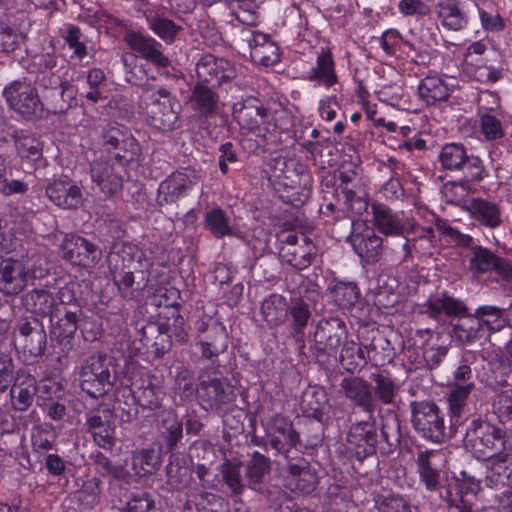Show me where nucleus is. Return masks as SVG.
I'll return each instance as SVG.
<instances>
[{"instance_id": "2f4dec72", "label": "nucleus", "mask_w": 512, "mask_h": 512, "mask_svg": "<svg viewBox=\"0 0 512 512\" xmlns=\"http://www.w3.org/2000/svg\"><path fill=\"white\" fill-rule=\"evenodd\" d=\"M450 93L451 88L439 76H426L418 85V96L427 105L447 100Z\"/></svg>"}, {"instance_id": "c85d7f7f", "label": "nucleus", "mask_w": 512, "mask_h": 512, "mask_svg": "<svg viewBox=\"0 0 512 512\" xmlns=\"http://www.w3.org/2000/svg\"><path fill=\"white\" fill-rule=\"evenodd\" d=\"M307 78L319 85L330 88L338 82L335 61L329 49H321L314 66L308 71Z\"/></svg>"}, {"instance_id": "37998d69", "label": "nucleus", "mask_w": 512, "mask_h": 512, "mask_svg": "<svg viewBox=\"0 0 512 512\" xmlns=\"http://www.w3.org/2000/svg\"><path fill=\"white\" fill-rule=\"evenodd\" d=\"M16 149L21 158L36 160L42 155V143L34 135L23 133H17L15 135Z\"/></svg>"}, {"instance_id": "cd10ccee", "label": "nucleus", "mask_w": 512, "mask_h": 512, "mask_svg": "<svg viewBox=\"0 0 512 512\" xmlns=\"http://www.w3.org/2000/svg\"><path fill=\"white\" fill-rule=\"evenodd\" d=\"M300 407L306 416L322 421L330 410L326 391L318 386L308 387L302 393Z\"/></svg>"}, {"instance_id": "de8ad7c7", "label": "nucleus", "mask_w": 512, "mask_h": 512, "mask_svg": "<svg viewBox=\"0 0 512 512\" xmlns=\"http://www.w3.org/2000/svg\"><path fill=\"white\" fill-rule=\"evenodd\" d=\"M217 103L215 94L206 86L198 85L190 97L191 106L202 114L213 112Z\"/></svg>"}, {"instance_id": "ea45409f", "label": "nucleus", "mask_w": 512, "mask_h": 512, "mask_svg": "<svg viewBox=\"0 0 512 512\" xmlns=\"http://www.w3.org/2000/svg\"><path fill=\"white\" fill-rule=\"evenodd\" d=\"M468 154L463 145L449 143L443 146L439 154V162L445 170L459 171Z\"/></svg>"}, {"instance_id": "f3484780", "label": "nucleus", "mask_w": 512, "mask_h": 512, "mask_svg": "<svg viewBox=\"0 0 512 512\" xmlns=\"http://www.w3.org/2000/svg\"><path fill=\"white\" fill-rule=\"evenodd\" d=\"M29 272L20 260L5 259L0 263V292L7 296L21 293L27 286Z\"/></svg>"}, {"instance_id": "58836bf2", "label": "nucleus", "mask_w": 512, "mask_h": 512, "mask_svg": "<svg viewBox=\"0 0 512 512\" xmlns=\"http://www.w3.org/2000/svg\"><path fill=\"white\" fill-rule=\"evenodd\" d=\"M426 339L421 345L422 356L430 367L437 366L447 353V347L440 344V337L437 333L426 332L422 338Z\"/></svg>"}, {"instance_id": "8fccbe9b", "label": "nucleus", "mask_w": 512, "mask_h": 512, "mask_svg": "<svg viewBox=\"0 0 512 512\" xmlns=\"http://www.w3.org/2000/svg\"><path fill=\"white\" fill-rule=\"evenodd\" d=\"M161 429L162 434L167 440L169 449H172L182 438V423L172 411L163 413Z\"/></svg>"}, {"instance_id": "bb28decb", "label": "nucleus", "mask_w": 512, "mask_h": 512, "mask_svg": "<svg viewBox=\"0 0 512 512\" xmlns=\"http://www.w3.org/2000/svg\"><path fill=\"white\" fill-rule=\"evenodd\" d=\"M341 389L346 398L366 412L375 410V400L369 383L358 377L345 378L341 382Z\"/></svg>"}, {"instance_id": "b1692460", "label": "nucleus", "mask_w": 512, "mask_h": 512, "mask_svg": "<svg viewBox=\"0 0 512 512\" xmlns=\"http://www.w3.org/2000/svg\"><path fill=\"white\" fill-rule=\"evenodd\" d=\"M470 218L490 229L498 228L502 220V209L499 203L484 198H472L465 206Z\"/></svg>"}, {"instance_id": "a211bd4d", "label": "nucleus", "mask_w": 512, "mask_h": 512, "mask_svg": "<svg viewBox=\"0 0 512 512\" xmlns=\"http://www.w3.org/2000/svg\"><path fill=\"white\" fill-rule=\"evenodd\" d=\"M103 141L106 150L121 164L135 161L140 154V146L135 138L118 129H111Z\"/></svg>"}, {"instance_id": "f257e3e1", "label": "nucleus", "mask_w": 512, "mask_h": 512, "mask_svg": "<svg viewBox=\"0 0 512 512\" xmlns=\"http://www.w3.org/2000/svg\"><path fill=\"white\" fill-rule=\"evenodd\" d=\"M466 445L477 459L486 462V486L503 485L512 473V446L505 432L488 422L474 420L466 433Z\"/></svg>"}, {"instance_id": "ddd939ff", "label": "nucleus", "mask_w": 512, "mask_h": 512, "mask_svg": "<svg viewBox=\"0 0 512 512\" xmlns=\"http://www.w3.org/2000/svg\"><path fill=\"white\" fill-rule=\"evenodd\" d=\"M61 249L67 261L83 267L93 266L101 258L99 249L93 243L80 236L65 235Z\"/></svg>"}, {"instance_id": "1a4fd4ad", "label": "nucleus", "mask_w": 512, "mask_h": 512, "mask_svg": "<svg viewBox=\"0 0 512 512\" xmlns=\"http://www.w3.org/2000/svg\"><path fill=\"white\" fill-rule=\"evenodd\" d=\"M198 399L206 410L218 409L235 398L233 386L222 378L201 377L197 388Z\"/></svg>"}, {"instance_id": "393cba45", "label": "nucleus", "mask_w": 512, "mask_h": 512, "mask_svg": "<svg viewBox=\"0 0 512 512\" xmlns=\"http://www.w3.org/2000/svg\"><path fill=\"white\" fill-rule=\"evenodd\" d=\"M195 180V173L188 169L171 174L159 185V201L161 203L163 201L166 203L174 202L193 186Z\"/></svg>"}, {"instance_id": "9b49d317", "label": "nucleus", "mask_w": 512, "mask_h": 512, "mask_svg": "<svg viewBox=\"0 0 512 512\" xmlns=\"http://www.w3.org/2000/svg\"><path fill=\"white\" fill-rule=\"evenodd\" d=\"M486 49L487 44L482 40L471 43L464 55L463 71L478 82L494 83L500 79V70L475 57L482 55Z\"/></svg>"}, {"instance_id": "473e14b6", "label": "nucleus", "mask_w": 512, "mask_h": 512, "mask_svg": "<svg viewBox=\"0 0 512 512\" xmlns=\"http://www.w3.org/2000/svg\"><path fill=\"white\" fill-rule=\"evenodd\" d=\"M57 299L48 291L45 290H32L27 293L23 298V305L25 308L40 316L50 317L59 310Z\"/></svg>"}, {"instance_id": "6e6d98bb", "label": "nucleus", "mask_w": 512, "mask_h": 512, "mask_svg": "<svg viewBox=\"0 0 512 512\" xmlns=\"http://www.w3.org/2000/svg\"><path fill=\"white\" fill-rule=\"evenodd\" d=\"M38 400L40 403L58 400L63 397L62 383L57 379L47 378L37 386Z\"/></svg>"}, {"instance_id": "c9c22d12", "label": "nucleus", "mask_w": 512, "mask_h": 512, "mask_svg": "<svg viewBox=\"0 0 512 512\" xmlns=\"http://www.w3.org/2000/svg\"><path fill=\"white\" fill-rule=\"evenodd\" d=\"M289 486L292 490L301 493H309L314 490L317 484L316 475L308 468L306 462L289 465Z\"/></svg>"}, {"instance_id": "680f3d73", "label": "nucleus", "mask_w": 512, "mask_h": 512, "mask_svg": "<svg viewBox=\"0 0 512 512\" xmlns=\"http://www.w3.org/2000/svg\"><path fill=\"white\" fill-rule=\"evenodd\" d=\"M481 132L487 140H498L504 136L501 121L490 113H483L480 116Z\"/></svg>"}, {"instance_id": "49530a36", "label": "nucleus", "mask_w": 512, "mask_h": 512, "mask_svg": "<svg viewBox=\"0 0 512 512\" xmlns=\"http://www.w3.org/2000/svg\"><path fill=\"white\" fill-rule=\"evenodd\" d=\"M334 301L343 308H348L357 302L360 292L356 284L351 282H336L330 287Z\"/></svg>"}, {"instance_id": "5fc2aeb1", "label": "nucleus", "mask_w": 512, "mask_h": 512, "mask_svg": "<svg viewBox=\"0 0 512 512\" xmlns=\"http://www.w3.org/2000/svg\"><path fill=\"white\" fill-rule=\"evenodd\" d=\"M340 360L347 369H354L366 363L363 350L354 341L346 342L340 354Z\"/></svg>"}, {"instance_id": "774afa93", "label": "nucleus", "mask_w": 512, "mask_h": 512, "mask_svg": "<svg viewBox=\"0 0 512 512\" xmlns=\"http://www.w3.org/2000/svg\"><path fill=\"white\" fill-rule=\"evenodd\" d=\"M493 490L500 491L495 495L498 502V508L502 512H512V478L508 474V478L504 481L503 485L498 487H490Z\"/></svg>"}, {"instance_id": "4d7b16f0", "label": "nucleus", "mask_w": 512, "mask_h": 512, "mask_svg": "<svg viewBox=\"0 0 512 512\" xmlns=\"http://www.w3.org/2000/svg\"><path fill=\"white\" fill-rule=\"evenodd\" d=\"M149 28L166 43H172L180 30L174 22L166 18L150 19Z\"/></svg>"}, {"instance_id": "423d86ee", "label": "nucleus", "mask_w": 512, "mask_h": 512, "mask_svg": "<svg viewBox=\"0 0 512 512\" xmlns=\"http://www.w3.org/2000/svg\"><path fill=\"white\" fill-rule=\"evenodd\" d=\"M480 490V481L470 476L466 471H461L455 479V485L449 483L440 490V498L443 499L451 512H475L471 503L464 499V494L476 495Z\"/></svg>"}, {"instance_id": "20e7f679", "label": "nucleus", "mask_w": 512, "mask_h": 512, "mask_svg": "<svg viewBox=\"0 0 512 512\" xmlns=\"http://www.w3.org/2000/svg\"><path fill=\"white\" fill-rule=\"evenodd\" d=\"M81 388L93 398L105 395L112 387L113 381L105 355L90 356L81 367Z\"/></svg>"}, {"instance_id": "4c0bfd02", "label": "nucleus", "mask_w": 512, "mask_h": 512, "mask_svg": "<svg viewBox=\"0 0 512 512\" xmlns=\"http://www.w3.org/2000/svg\"><path fill=\"white\" fill-rule=\"evenodd\" d=\"M261 313L270 326L281 324L287 313V303L283 296L278 294L270 295L262 302Z\"/></svg>"}, {"instance_id": "aec40b11", "label": "nucleus", "mask_w": 512, "mask_h": 512, "mask_svg": "<svg viewBox=\"0 0 512 512\" xmlns=\"http://www.w3.org/2000/svg\"><path fill=\"white\" fill-rule=\"evenodd\" d=\"M346 336V324L337 317L321 320L314 334L315 342L319 345V348L329 354L337 351Z\"/></svg>"}, {"instance_id": "09e8293b", "label": "nucleus", "mask_w": 512, "mask_h": 512, "mask_svg": "<svg viewBox=\"0 0 512 512\" xmlns=\"http://www.w3.org/2000/svg\"><path fill=\"white\" fill-rule=\"evenodd\" d=\"M464 317L465 320L454 325L453 334L461 343H470L477 337L486 321H476L469 313Z\"/></svg>"}, {"instance_id": "f704fd0d", "label": "nucleus", "mask_w": 512, "mask_h": 512, "mask_svg": "<svg viewBox=\"0 0 512 512\" xmlns=\"http://www.w3.org/2000/svg\"><path fill=\"white\" fill-rule=\"evenodd\" d=\"M58 307L59 310L49 317L52 333L59 338L71 337L78 328V315L66 310L62 303Z\"/></svg>"}, {"instance_id": "052dcab7", "label": "nucleus", "mask_w": 512, "mask_h": 512, "mask_svg": "<svg viewBox=\"0 0 512 512\" xmlns=\"http://www.w3.org/2000/svg\"><path fill=\"white\" fill-rule=\"evenodd\" d=\"M64 39L68 47L73 50V57L81 60L87 55V48L78 27L66 26Z\"/></svg>"}, {"instance_id": "4be33fe9", "label": "nucleus", "mask_w": 512, "mask_h": 512, "mask_svg": "<svg viewBox=\"0 0 512 512\" xmlns=\"http://www.w3.org/2000/svg\"><path fill=\"white\" fill-rule=\"evenodd\" d=\"M127 386L133 395V399L141 407L155 410L161 405L162 392L154 383V379L148 374H136Z\"/></svg>"}, {"instance_id": "f8f14e48", "label": "nucleus", "mask_w": 512, "mask_h": 512, "mask_svg": "<svg viewBox=\"0 0 512 512\" xmlns=\"http://www.w3.org/2000/svg\"><path fill=\"white\" fill-rule=\"evenodd\" d=\"M316 254V247L305 236L289 234L280 249L284 262L295 269L303 270L309 267Z\"/></svg>"}, {"instance_id": "603ef678", "label": "nucleus", "mask_w": 512, "mask_h": 512, "mask_svg": "<svg viewBox=\"0 0 512 512\" xmlns=\"http://www.w3.org/2000/svg\"><path fill=\"white\" fill-rule=\"evenodd\" d=\"M469 188L462 182H447L442 187V195L447 203L459 206L465 211V206L469 204Z\"/></svg>"}, {"instance_id": "a878e982", "label": "nucleus", "mask_w": 512, "mask_h": 512, "mask_svg": "<svg viewBox=\"0 0 512 512\" xmlns=\"http://www.w3.org/2000/svg\"><path fill=\"white\" fill-rule=\"evenodd\" d=\"M91 178L105 198L116 195L122 189L119 172L107 162H94L91 167Z\"/></svg>"}, {"instance_id": "0e129e2a", "label": "nucleus", "mask_w": 512, "mask_h": 512, "mask_svg": "<svg viewBox=\"0 0 512 512\" xmlns=\"http://www.w3.org/2000/svg\"><path fill=\"white\" fill-rule=\"evenodd\" d=\"M460 171L463 172L467 182L480 181L485 176V169L482 161L474 155H468Z\"/></svg>"}, {"instance_id": "13d9d810", "label": "nucleus", "mask_w": 512, "mask_h": 512, "mask_svg": "<svg viewBox=\"0 0 512 512\" xmlns=\"http://www.w3.org/2000/svg\"><path fill=\"white\" fill-rule=\"evenodd\" d=\"M379 512H412L409 503L398 495H381L375 500Z\"/></svg>"}, {"instance_id": "72a5a7b5", "label": "nucleus", "mask_w": 512, "mask_h": 512, "mask_svg": "<svg viewBox=\"0 0 512 512\" xmlns=\"http://www.w3.org/2000/svg\"><path fill=\"white\" fill-rule=\"evenodd\" d=\"M437 17L441 25L451 31H459L467 25V19L456 0H441L437 4Z\"/></svg>"}, {"instance_id": "39448f33", "label": "nucleus", "mask_w": 512, "mask_h": 512, "mask_svg": "<svg viewBox=\"0 0 512 512\" xmlns=\"http://www.w3.org/2000/svg\"><path fill=\"white\" fill-rule=\"evenodd\" d=\"M373 223L386 236H404L416 230L417 222L404 212H394L383 204H373Z\"/></svg>"}, {"instance_id": "3c124183", "label": "nucleus", "mask_w": 512, "mask_h": 512, "mask_svg": "<svg viewBox=\"0 0 512 512\" xmlns=\"http://www.w3.org/2000/svg\"><path fill=\"white\" fill-rule=\"evenodd\" d=\"M221 476L224 483L231 490L232 494L240 495L244 491V484L241 478V465L237 462L226 461L221 466Z\"/></svg>"}, {"instance_id": "dca6fc26", "label": "nucleus", "mask_w": 512, "mask_h": 512, "mask_svg": "<svg viewBox=\"0 0 512 512\" xmlns=\"http://www.w3.org/2000/svg\"><path fill=\"white\" fill-rule=\"evenodd\" d=\"M353 232L349 236V241L357 255L367 261L375 262L382 250V238L375 232L366 227L363 223H353Z\"/></svg>"}, {"instance_id": "6e6552de", "label": "nucleus", "mask_w": 512, "mask_h": 512, "mask_svg": "<svg viewBox=\"0 0 512 512\" xmlns=\"http://www.w3.org/2000/svg\"><path fill=\"white\" fill-rule=\"evenodd\" d=\"M149 99L151 100V125L162 131L174 129L178 122L176 106L179 105L173 100L170 93L164 88H159L151 93Z\"/></svg>"}, {"instance_id": "0eeeda50", "label": "nucleus", "mask_w": 512, "mask_h": 512, "mask_svg": "<svg viewBox=\"0 0 512 512\" xmlns=\"http://www.w3.org/2000/svg\"><path fill=\"white\" fill-rule=\"evenodd\" d=\"M262 424L268 443L279 453L286 454L297 444L299 436L287 417L276 414Z\"/></svg>"}, {"instance_id": "5701e85b", "label": "nucleus", "mask_w": 512, "mask_h": 512, "mask_svg": "<svg viewBox=\"0 0 512 512\" xmlns=\"http://www.w3.org/2000/svg\"><path fill=\"white\" fill-rule=\"evenodd\" d=\"M246 41L249 45L250 56L253 62L269 67L280 61L279 47L270 39L269 35L251 31Z\"/></svg>"}, {"instance_id": "338daca9", "label": "nucleus", "mask_w": 512, "mask_h": 512, "mask_svg": "<svg viewBox=\"0 0 512 512\" xmlns=\"http://www.w3.org/2000/svg\"><path fill=\"white\" fill-rule=\"evenodd\" d=\"M13 393H17L18 409L25 410L33 401L34 395L37 393V387L35 386V380L32 377L27 378V385L22 387L19 384H15Z\"/></svg>"}, {"instance_id": "f03ea898", "label": "nucleus", "mask_w": 512, "mask_h": 512, "mask_svg": "<svg viewBox=\"0 0 512 512\" xmlns=\"http://www.w3.org/2000/svg\"><path fill=\"white\" fill-rule=\"evenodd\" d=\"M411 421L422 437L435 443L444 441L446 437L444 415L436 404L426 401L413 402Z\"/></svg>"}, {"instance_id": "c03bdc74", "label": "nucleus", "mask_w": 512, "mask_h": 512, "mask_svg": "<svg viewBox=\"0 0 512 512\" xmlns=\"http://www.w3.org/2000/svg\"><path fill=\"white\" fill-rule=\"evenodd\" d=\"M204 226L217 238H223L232 234L229 220L220 208H214L205 214Z\"/></svg>"}, {"instance_id": "2eb2a0df", "label": "nucleus", "mask_w": 512, "mask_h": 512, "mask_svg": "<svg viewBox=\"0 0 512 512\" xmlns=\"http://www.w3.org/2000/svg\"><path fill=\"white\" fill-rule=\"evenodd\" d=\"M445 461L440 450L421 451L417 455V468L421 483L429 491L443 490L441 467Z\"/></svg>"}, {"instance_id": "864d4df0", "label": "nucleus", "mask_w": 512, "mask_h": 512, "mask_svg": "<svg viewBox=\"0 0 512 512\" xmlns=\"http://www.w3.org/2000/svg\"><path fill=\"white\" fill-rule=\"evenodd\" d=\"M236 19L245 25H254L257 22L256 0H229Z\"/></svg>"}, {"instance_id": "69168bd1", "label": "nucleus", "mask_w": 512, "mask_h": 512, "mask_svg": "<svg viewBox=\"0 0 512 512\" xmlns=\"http://www.w3.org/2000/svg\"><path fill=\"white\" fill-rule=\"evenodd\" d=\"M493 412L500 422L512 419V396L508 392L499 393L493 401Z\"/></svg>"}, {"instance_id": "7c9ffc66", "label": "nucleus", "mask_w": 512, "mask_h": 512, "mask_svg": "<svg viewBox=\"0 0 512 512\" xmlns=\"http://www.w3.org/2000/svg\"><path fill=\"white\" fill-rule=\"evenodd\" d=\"M427 307L430 314L434 317L440 314L462 317L469 313L468 307L461 299L454 298L447 293L430 297L427 300Z\"/></svg>"}, {"instance_id": "a18cd8bd", "label": "nucleus", "mask_w": 512, "mask_h": 512, "mask_svg": "<svg viewBox=\"0 0 512 512\" xmlns=\"http://www.w3.org/2000/svg\"><path fill=\"white\" fill-rule=\"evenodd\" d=\"M268 470V459L259 452H255L246 466V478L249 487L255 489L263 481Z\"/></svg>"}, {"instance_id": "9d476101", "label": "nucleus", "mask_w": 512, "mask_h": 512, "mask_svg": "<svg viewBox=\"0 0 512 512\" xmlns=\"http://www.w3.org/2000/svg\"><path fill=\"white\" fill-rule=\"evenodd\" d=\"M469 270L474 275L488 272H496L503 279L512 281V265L501 257H498L490 249L474 245L471 248Z\"/></svg>"}, {"instance_id": "e2e57ef3", "label": "nucleus", "mask_w": 512, "mask_h": 512, "mask_svg": "<svg viewBox=\"0 0 512 512\" xmlns=\"http://www.w3.org/2000/svg\"><path fill=\"white\" fill-rule=\"evenodd\" d=\"M375 392L382 403L390 404L397 393V387L389 377L377 375L375 377Z\"/></svg>"}, {"instance_id": "7ed1b4c3", "label": "nucleus", "mask_w": 512, "mask_h": 512, "mask_svg": "<svg viewBox=\"0 0 512 512\" xmlns=\"http://www.w3.org/2000/svg\"><path fill=\"white\" fill-rule=\"evenodd\" d=\"M9 107L25 118L38 117L43 110L35 87L26 80H15L3 89Z\"/></svg>"}, {"instance_id": "412c9836", "label": "nucleus", "mask_w": 512, "mask_h": 512, "mask_svg": "<svg viewBox=\"0 0 512 512\" xmlns=\"http://www.w3.org/2000/svg\"><path fill=\"white\" fill-rule=\"evenodd\" d=\"M128 46L139 56L158 67H168L170 60L161 51V44L155 39L140 32H129L125 35Z\"/></svg>"}, {"instance_id": "79ce46f5", "label": "nucleus", "mask_w": 512, "mask_h": 512, "mask_svg": "<svg viewBox=\"0 0 512 512\" xmlns=\"http://www.w3.org/2000/svg\"><path fill=\"white\" fill-rule=\"evenodd\" d=\"M474 388V382L451 383L449 385L450 391L448 401L450 411L453 415H459L462 412L467 399Z\"/></svg>"}, {"instance_id": "e433bc0d", "label": "nucleus", "mask_w": 512, "mask_h": 512, "mask_svg": "<svg viewBox=\"0 0 512 512\" xmlns=\"http://www.w3.org/2000/svg\"><path fill=\"white\" fill-rule=\"evenodd\" d=\"M234 118L245 129L250 131H260L261 125L266 122L268 117L267 110L258 106H243L240 109L234 107Z\"/></svg>"}, {"instance_id": "bf43d9fd", "label": "nucleus", "mask_w": 512, "mask_h": 512, "mask_svg": "<svg viewBox=\"0 0 512 512\" xmlns=\"http://www.w3.org/2000/svg\"><path fill=\"white\" fill-rule=\"evenodd\" d=\"M158 465V457L152 450H142L133 457V468L139 476L154 472Z\"/></svg>"}, {"instance_id": "a19ab883", "label": "nucleus", "mask_w": 512, "mask_h": 512, "mask_svg": "<svg viewBox=\"0 0 512 512\" xmlns=\"http://www.w3.org/2000/svg\"><path fill=\"white\" fill-rule=\"evenodd\" d=\"M398 281L392 276H380L376 292V303L384 308L393 307L399 301Z\"/></svg>"}, {"instance_id": "6ab92c4d", "label": "nucleus", "mask_w": 512, "mask_h": 512, "mask_svg": "<svg viewBox=\"0 0 512 512\" xmlns=\"http://www.w3.org/2000/svg\"><path fill=\"white\" fill-rule=\"evenodd\" d=\"M196 73L201 81L218 85L235 77V69L229 61L211 54L198 61Z\"/></svg>"}, {"instance_id": "4468645a", "label": "nucleus", "mask_w": 512, "mask_h": 512, "mask_svg": "<svg viewBox=\"0 0 512 512\" xmlns=\"http://www.w3.org/2000/svg\"><path fill=\"white\" fill-rule=\"evenodd\" d=\"M377 429L374 422L363 421L352 425L347 434L346 449L358 459L375 452Z\"/></svg>"}, {"instance_id": "c756f323", "label": "nucleus", "mask_w": 512, "mask_h": 512, "mask_svg": "<svg viewBox=\"0 0 512 512\" xmlns=\"http://www.w3.org/2000/svg\"><path fill=\"white\" fill-rule=\"evenodd\" d=\"M46 194L55 205L62 208H76L82 203L80 188L69 181H54L47 187Z\"/></svg>"}]
</instances>
